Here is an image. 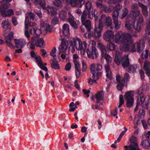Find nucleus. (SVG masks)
I'll return each instance as SVG.
<instances>
[{
    "label": "nucleus",
    "instance_id": "nucleus-1",
    "mask_svg": "<svg viewBox=\"0 0 150 150\" xmlns=\"http://www.w3.org/2000/svg\"><path fill=\"white\" fill-rule=\"evenodd\" d=\"M113 41L117 44H121L120 48L121 51H129L130 49L129 45L132 43V36L129 34L119 31L115 35Z\"/></svg>",
    "mask_w": 150,
    "mask_h": 150
},
{
    "label": "nucleus",
    "instance_id": "nucleus-2",
    "mask_svg": "<svg viewBox=\"0 0 150 150\" xmlns=\"http://www.w3.org/2000/svg\"><path fill=\"white\" fill-rule=\"evenodd\" d=\"M73 40L70 46L72 52L74 53L75 51V49L74 46L77 50L80 51L81 55H84L87 46L86 42L85 41L82 42L81 39L77 38L73 39Z\"/></svg>",
    "mask_w": 150,
    "mask_h": 150
},
{
    "label": "nucleus",
    "instance_id": "nucleus-3",
    "mask_svg": "<svg viewBox=\"0 0 150 150\" xmlns=\"http://www.w3.org/2000/svg\"><path fill=\"white\" fill-rule=\"evenodd\" d=\"M140 12L139 10L132 11H130L129 17H127L125 23V27L128 30H131L133 29L134 23L137 21L136 18L140 16Z\"/></svg>",
    "mask_w": 150,
    "mask_h": 150
},
{
    "label": "nucleus",
    "instance_id": "nucleus-4",
    "mask_svg": "<svg viewBox=\"0 0 150 150\" xmlns=\"http://www.w3.org/2000/svg\"><path fill=\"white\" fill-rule=\"evenodd\" d=\"M143 104L142 106L146 109L150 107V97L149 95L145 96L142 95L138 98L137 100V105L134 109L135 112L137 111L139 108L140 104Z\"/></svg>",
    "mask_w": 150,
    "mask_h": 150
},
{
    "label": "nucleus",
    "instance_id": "nucleus-5",
    "mask_svg": "<svg viewBox=\"0 0 150 150\" xmlns=\"http://www.w3.org/2000/svg\"><path fill=\"white\" fill-rule=\"evenodd\" d=\"M11 0H3V1L6 3L3 5L0 6V12L1 15L4 17H10L14 15V12L13 10L9 9L7 11L6 9L10 7V4L8 2L11 1Z\"/></svg>",
    "mask_w": 150,
    "mask_h": 150
},
{
    "label": "nucleus",
    "instance_id": "nucleus-6",
    "mask_svg": "<svg viewBox=\"0 0 150 150\" xmlns=\"http://www.w3.org/2000/svg\"><path fill=\"white\" fill-rule=\"evenodd\" d=\"M105 18L104 15H102L98 22V24H97L96 23V25L93 33V37L96 38H100L102 35V32L103 30L102 21Z\"/></svg>",
    "mask_w": 150,
    "mask_h": 150
},
{
    "label": "nucleus",
    "instance_id": "nucleus-7",
    "mask_svg": "<svg viewBox=\"0 0 150 150\" xmlns=\"http://www.w3.org/2000/svg\"><path fill=\"white\" fill-rule=\"evenodd\" d=\"M122 6L120 4L116 5L114 8L112 14V18L113 20L114 23L115 28L117 29H118L120 27L121 23L119 22L118 20V17L119 15V12L122 9Z\"/></svg>",
    "mask_w": 150,
    "mask_h": 150
},
{
    "label": "nucleus",
    "instance_id": "nucleus-8",
    "mask_svg": "<svg viewBox=\"0 0 150 150\" xmlns=\"http://www.w3.org/2000/svg\"><path fill=\"white\" fill-rule=\"evenodd\" d=\"M121 53L118 51L116 53V56L115 58V62L117 64L119 65L120 62H122V65L124 68H125L129 66V63L128 58V55L125 56L123 57L122 61L121 59Z\"/></svg>",
    "mask_w": 150,
    "mask_h": 150
},
{
    "label": "nucleus",
    "instance_id": "nucleus-9",
    "mask_svg": "<svg viewBox=\"0 0 150 150\" xmlns=\"http://www.w3.org/2000/svg\"><path fill=\"white\" fill-rule=\"evenodd\" d=\"M130 49L129 51L131 52H134L137 50V51L140 53L142 51L145 46V42L144 40H141L139 42L134 44L132 43L129 45Z\"/></svg>",
    "mask_w": 150,
    "mask_h": 150
},
{
    "label": "nucleus",
    "instance_id": "nucleus-10",
    "mask_svg": "<svg viewBox=\"0 0 150 150\" xmlns=\"http://www.w3.org/2000/svg\"><path fill=\"white\" fill-rule=\"evenodd\" d=\"M131 144L129 146H125L124 148L125 150H141L138 146L137 138L135 137L132 136L129 139Z\"/></svg>",
    "mask_w": 150,
    "mask_h": 150
},
{
    "label": "nucleus",
    "instance_id": "nucleus-11",
    "mask_svg": "<svg viewBox=\"0 0 150 150\" xmlns=\"http://www.w3.org/2000/svg\"><path fill=\"white\" fill-rule=\"evenodd\" d=\"M134 91H128L125 93L124 98L127 100V106L128 107L132 106L134 101Z\"/></svg>",
    "mask_w": 150,
    "mask_h": 150
},
{
    "label": "nucleus",
    "instance_id": "nucleus-12",
    "mask_svg": "<svg viewBox=\"0 0 150 150\" xmlns=\"http://www.w3.org/2000/svg\"><path fill=\"white\" fill-rule=\"evenodd\" d=\"M88 57L92 59H96L98 57V52L94 47H91V49L87 47L86 49Z\"/></svg>",
    "mask_w": 150,
    "mask_h": 150
},
{
    "label": "nucleus",
    "instance_id": "nucleus-13",
    "mask_svg": "<svg viewBox=\"0 0 150 150\" xmlns=\"http://www.w3.org/2000/svg\"><path fill=\"white\" fill-rule=\"evenodd\" d=\"M102 68V66L101 64L92 63L90 66L91 72L94 76L95 72L101 71Z\"/></svg>",
    "mask_w": 150,
    "mask_h": 150
},
{
    "label": "nucleus",
    "instance_id": "nucleus-14",
    "mask_svg": "<svg viewBox=\"0 0 150 150\" xmlns=\"http://www.w3.org/2000/svg\"><path fill=\"white\" fill-rule=\"evenodd\" d=\"M69 46V44L68 41L62 39L61 45L59 47V55L60 53L65 52L67 50Z\"/></svg>",
    "mask_w": 150,
    "mask_h": 150
},
{
    "label": "nucleus",
    "instance_id": "nucleus-15",
    "mask_svg": "<svg viewBox=\"0 0 150 150\" xmlns=\"http://www.w3.org/2000/svg\"><path fill=\"white\" fill-rule=\"evenodd\" d=\"M102 57L106 59L107 64H109L112 61V58L110 55L106 54V51L105 47L103 45L100 48Z\"/></svg>",
    "mask_w": 150,
    "mask_h": 150
},
{
    "label": "nucleus",
    "instance_id": "nucleus-16",
    "mask_svg": "<svg viewBox=\"0 0 150 150\" xmlns=\"http://www.w3.org/2000/svg\"><path fill=\"white\" fill-rule=\"evenodd\" d=\"M115 37V36L114 37L113 33L110 30H108L106 31L103 35L104 40L107 41H110L112 38L113 40Z\"/></svg>",
    "mask_w": 150,
    "mask_h": 150
},
{
    "label": "nucleus",
    "instance_id": "nucleus-17",
    "mask_svg": "<svg viewBox=\"0 0 150 150\" xmlns=\"http://www.w3.org/2000/svg\"><path fill=\"white\" fill-rule=\"evenodd\" d=\"M14 41L15 42L16 47L17 48L23 47L27 43L25 40L23 39L18 40L14 39Z\"/></svg>",
    "mask_w": 150,
    "mask_h": 150
},
{
    "label": "nucleus",
    "instance_id": "nucleus-18",
    "mask_svg": "<svg viewBox=\"0 0 150 150\" xmlns=\"http://www.w3.org/2000/svg\"><path fill=\"white\" fill-rule=\"evenodd\" d=\"M97 12L95 9H92L91 10L88 11V18L92 19L93 17H94L95 19L96 22H97L98 17L96 16Z\"/></svg>",
    "mask_w": 150,
    "mask_h": 150
},
{
    "label": "nucleus",
    "instance_id": "nucleus-19",
    "mask_svg": "<svg viewBox=\"0 0 150 150\" xmlns=\"http://www.w3.org/2000/svg\"><path fill=\"white\" fill-rule=\"evenodd\" d=\"M69 25L68 24L65 23L63 25L62 27L63 33L65 37H68L70 34Z\"/></svg>",
    "mask_w": 150,
    "mask_h": 150
},
{
    "label": "nucleus",
    "instance_id": "nucleus-20",
    "mask_svg": "<svg viewBox=\"0 0 150 150\" xmlns=\"http://www.w3.org/2000/svg\"><path fill=\"white\" fill-rule=\"evenodd\" d=\"M104 93L103 91H98L95 95L97 103H100L101 101H103L104 99Z\"/></svg>",
    "mask_w": 150,
    "mask_h": 150
},
{
    "label": "nucleus",
    "instance_id": "nucleus-21",
    "mask_svg": "<svg viewBox=\"0 0 150 150\" xmlns=\"http://www.w3.org/2000/svg\"><path fill=\"white\" fill-rule=\"evenodd\" d=\"M35 59L36 62L38 63V66L41 69L46 71H47L48 69L47 68L44 67L40 57L38 56L35 57Z\"/></svg>",
    "mask_w": 150,
    "mask_h": 150
},
{
    "label": "nucleus",
    "instance_id": "nucleus-22",
    "mask_svg": "<svg viewBox=\"0 0 150 150\" xmlns=\"http://www.w3.org/2000/svg\"><path fill=\"white\" fill-rule=\"evenodd\" d=\"M30 32L32 35H35L39 36L41 33V31L39 29L36 28H32L30 30Z\"/></svg>",
    "mask_w": 150,
    "mask_h": 150
},
{
    "label": "nucleus",
    "instance_id": "nucleus-23",
    "mask_svg": "<svg viewBox=\"0 0 150 150\" xmlns=\"http://www.w3.org/2000/svg\"><path fill=\"white\" fill-rule=\"evenodd\" d=\"M50 62L51 65L52 67L54 69H59V64L57 63L55 59H51Z\"/></svg>",
    "mask_w": 150,
    "mask_h": 150
},
{
    "label": "nucleus",
    "instance_id": "nucleus-24",
    "mask_svg": "<svg viewBox=\"0 0 150 150\" xmlns=\"http://www.w3.org/2000/svg\"><path fill=\"white\" fill-rule=\"evenodd\" d=\"M116 48V46L111 42L108 43L106 46L107 49L110 51L115 50Z\"/></svg>",
    "mask_w": 150,
    "mask_h": 150
},
{
    "label": "nucleus",
    "instance_id": "nucleus-25",
    "mask_svg": "<svg viewBox=\"0 0 150 150\" xmlns=\"http://www.w3.org/2000/svg\"><path fill=\"white\" fill-rule=\"evenodd\" d=\"M88 31H90L91 28V22L89 20H86L82 22Z\"/></svg>",
    "mask_w": 150,
    "mask_h": 150
},
{
    "label": "nucleus",
    "instance_id": "nucleus-26",
    "mask_svg": "<svg viewBox=\"0 0 150 150\" xmlns=\"http://www.w3.org/2000/svg\"><path fill=\"white\" fill-rule=\"evenodd\" d=\"M105 16V19L103 21V23H105V24L107 26H110L112 24V20L111 18L110 17H106V16L104 15Z\"/></svg>",
    "mask_w": 150,
    "mask_h": 150
},
{
    "label": "nucleus",
    "instance_id": "nucleus-27",
    "mask_svg": "<svg viewBox=\"0 0 150 150\" xmlns=\"http://www.w3.org/2000/svg\"><path fill=\"white\" fill-rule=\"evenodd\" d=\"M34 4L35 5H40L43 9H45V1L44 0H35Z\"/></svg>",
    "mask_w": 150,
    "mask_h": 150
},
{
    "label": "nucleus",
    "instance_id": "nucleus-28",
    "mask_svg": "<svg viewBox=\"0 0 150 150\" xmlns=\"http://www.w3.org/2000/svg\"><path fill=\"white\" fill-rule=\"evenodd\" d=\"M2 27L6 29L9 28L10 26V23L8 20L3 21L1 23Z\"/></svg>",
    "mask_w": 150,
    "mask_h": 150
},
{
    "label": "nucleus",
    "instance_id": "nucleus-29",
    "mask_svg": "<svg viewBox=\"0 0 150 150\" xmlns=\"http://www.w3.org/2000/svg\"><path fill=\"white\" fill-rule=\"evenodd\" d=\"M141 145L144 148L147 149L149 148L150 146L149 142L147 140H143Z\"/></svg>",
    "mask_w": 150,
    "mask_h": 150
},
{
    "label": "nucleus",
    "instance_id": "nucleus-30",
    "mask_svg": "<svg viewBox=\"0 0 150 150\" xmlns=\"http://www.w3.org/2000/svg\"><path fill=\"white\" fill-rule=\"evenodd\" d=\"M35 45L37 47H42L44 45L43 40L42 38L38 39L35 42Z\"/></svg>",
    "mask_w": 150,
    "mask_h": 150
},
{
    "label": "nucleus",
    "instance_id": "nucleus-31",
    "mask_svg": "<svg viewBox=\"0 0 150 150\" xmlns=\"http://www.w3.org/2000/svg\"><path fill=\"white\" fill-rule=\"evenodd\" d=\"M45 9H46L48 13L51 15H55L57 14L56 11L52 7H48L46 8H45Z\"/></svg>",
    "mask_w": 150,
    "mask_h": 150
},
{
    "label": "nucleus",
    "instance_id": "nucleus-32",
    "mask_svg": "<svg viewBox=\"0 0 150 150\" xmlns=\"http://www.w3.org/2000/svg\"><path fill=\"white\" fill-rule=\"evenodd\" d=\"M139 6L142 8L143 14L144 16H146L147 15V7L139 3Z\"/></svg>",
    "mask_w": 150,
    "mask_h": 150
},
{
    "label": "nucleus",
    "instance_id": "nucleus-33",
    "mask_svg": "<svg viewBox=\"0 0 150 150\" xmlns=\"http://www.w3.org/2000/svg\"><path fill=\"white\" fill-rule=\"evenodd\" d=\"M28 16H26L25 17V23H27V27L28 28V27L29 26L30 27H34L36 25V24L35 23L31 22H29L28 21Z\"/></svg>",
    "mask_w": 150,
    "mask_h": 150
},
{
    "label": "nucleus",
    "instance_id": "nucleus-34",
    "mask_svg": "<svg viewBox=\"0 0 150 150\" xmlns=\"http://www.w3.org/2000/svg\"><path fill=\"white\" fill-rule=\"evenodd\" d=\"M64 0H55L53 2L54 5L58 7L62 6V4L64 2Z\"/></svg>",
    "mask_w": 150,
    "mask_h": 150
},
{
    "label": "nucleus",
    "instance_id": "nucleus-35",
    "mask_svg": "<svg viewBox=\"0 0 150 150\" xmlns=\"http://www.w3.org/2000/svg\"><path fill=\"white\" fill-rule=\"evenodd\" d=\"M32 42L31 43L29 42L27 44V45H29L30 49H34L35 48V38L33 36L32 38Z\"/></svg>",
    "mask_w": 150,
    "mask_h": 150
},
{
    "label": "nucleus",
    "instance_id": "nucleus-36",
    "mask_svg": "<svg viewBox=\"0 0 150 150\" xmlns=\"http://www.w3.org/2000/svg\"><path fill=\"white\" fill-rule=\"evenodd\" d=\"M122 13L120 16V18L121 19L126 17L128 13V10L127 9L125 8L122 10Z\"/></svg>",
    "mask_w": 150,
    "mask_h": 150
},
{
    "label": "nucleus",
    "instance_id": "nucleus-37",
    "mask_svg": "<svg viewBox=\"0 0 150 150\" xmlns=\"http://www.w3.org/2000/svg\"><path fill=\"white\" fill-rule=\"evenodd\" d=\"M104 7H103V10H104L105 12L110 13L112 11V9L114 8L115 7L113 8L112 6H110L108 7H107L105 6H104ZM115 7V6L114 7Z\"/></svg>",
    "mask_w": 150,
    "mask_h": 150
},
{
    "label": "nucleus",
    "instance_id": "nucleus-38",
    "mask_svg": "<svg viewBox=\"0 0 150 150\" xmlns=\"http://www.w3.org/2000/svg\"><path fill=\"white\" fill-rule=\"evenodd\" d=\"M66 13L64 11H61L59 12V18L62 20H65L66 19Z\"/></svg>",
    "mask_w": 150,
    "mask_h": 150
},
{
    "label": "nucleus",
    "instance_id": "nucleus-39",
    "mask_svg": "<svg viewBox=\"0 0 150 150\" xmlns=\"http://www.w3.org/2000/svg\"><path fill=\"white\" fill-rule=\"evenodd\" d=\"M102 75V73L100 72H95L94 76L93 75V79L98 80L99 78Z\"/></svg>",
    "mask_w": 150,
    "mask_h": 150
},
{
    "label": "nucleus",
    "instance_id": "nucleus-40",
    "mask_svg": "<svg viewBox=\"0 0 150 150\" xmlns=\"http://www.w3.org/2000/svg\"><path fill=\"white\" fill-rule=\"evenodd\" d=\"M27 23H25V27L24 34L25 36L29 40L30 37V34L28 31V28L27 27Z\"/></svg>",
    "mask_w": 150,
    "mask_h": 150
},
{
    "label": "nucleus",
    "instance_id": "nucleus-41",
    "mask_svg": "<svg viewBox=\"0 0 150 150\" xmlns=\"http://www.w3.org/2000/svg\"><path fill=\"white\" fill-rule=\"evenodd\" d=\"M87 15H88L87 11H84L81 16V19L82 22L86 20Z\"/></svg>",
    "mask_w": 150,
    "mask_h": 150
},
{
    "label": "nucleus",
    "instance_id": "nucleus-42",
    "mask_svg": "<svg viewBox=\"0 0 150 150\" xmlns=\"http://www.w3.org/2000/svg\"><path fill=\"white\" fill-rule=\"evenodd\" d=\"M142 26V24L137 23V24L135 26H134V27L132 30L130 31H131L133 30L134 29H134L136 31H139L141 29Z\"/></svg>",
    "mask_w": 150,
    "mask_h": 150
},
{
    "label": "nucleus",
    "instance_id": "nucleus-43",
    "mask_svg": "<svg viewBox=\"0 0 150 150\" xmlns=\"http://www.w3.org/2000/svg\"><path fill=\"white\" fill-rule=\"evenodd\" d=\"M85 8L88 11L91 10L92 9H93L91 3L90 1H88L86 3Z\"/></svg>",
    "mask_w": 150,
    "mask_h": 150
},
{
    "label": "nucleus",
    "instance_id": "nucleus-44",
    "mask_svg": "<svg viewBox=\"0 0 150 150\" xmlns=\"http://www.w3.org/2000/svg\"><path fill=\"white\" fill-rule=\"evenodd\" d=\"M146 33L148 35H150V16L149 20L148 21V23L146 26Z\"/></svg>",
    "mask_w": 150,
    "mask_h": 150
},
{
    "label": "nucleus",
    "instance_id": "nucleus-45",
    "mask_svg": "<svg viewBox=\"0 0 150 150\" xmlns=\"http://www.w3.org/2000/svg\"><path fill=\"white\" fill-rule=\"evenodd\" d=\"M150 63L148 61H146L144 63V69L145 71L149 70L150 69Z\"/></svg>",
    "mask_w": 150,
    "mask_h": 150
},
{
    "label": "nucleus",
    "instance_id": "nucleus-46",
    "mask_svg": "<svg viewBox=\"0 0 150 150\" xmlns=\"http://www.w3.org/2000/svg\"><path fill=\"white\" fill-rule=\"evenodd\" d=\"M149 51L148 50H146L144 51L142 54V57L143 59L147 58L148 57Z\"/></svg>",
    "mask_w": 150,
    "mask_h": 150
},
{
    "label": "nucleus",
    "instance_id": "nucleus-47",
    "mask_svg": "<svg viewBox=\"0 0 150 150\" xmlns=\"http://www.w3.org/2000/svg\"><path fill=\"white\" fill-rule=\"evenodd\" d=\"M124 103V100L123 96L120 95V96L119 103L118 106L119 108Z\"/></svg>",
    "mask_w": 150,
    "mask_h": 150
},
{
    "label": "nucleus",
    "instance_id": "nucleus-48",
    "mask_svg": "<svg viewBox=\"0 0 150 150\" xmlns=\"http://www.w3.org/2000/svg\"><path fill=\"white\" fill-rule=\"evenodd\" d=\"M44 26L47 32H50L51 30L52 27L49 24H45Z\"/></svg>",
    "mask_w": 150,
    "mask_h": 150
},
{
    "label": "nucleus",
    "instance_id": "nucleus-49",
    "mask_svg": "<svg viewBox=\"0 0 150 150\" xmlns=\"http://www.w3.org/2000/svg\"><path fill=\"white\" fill-rule=\"evenodd\" d=\"M13 34L12 33H11L5 37V40L10 41L13 39Z\"/></svg>",
    "mask_w": 150,
    "mask_h": 150
},
{
    "label": "nucleus",
    "instance_id": "nucleus-50",
    "mask_svg": "<svg viewBox=\"0 0 150 150\" xmlns=\"http://www.w3.org/2000/svg\"><path fill=\"white\" fill-rule=\"evenodd\" d=\"M90 31L88 30L87 34H84L85 37L87 39H89L91 38L92 37H93V33H91Z\"/></svg>",
    "mask_w": 150,
    "mask_h": 150
},
{
    "label": "nucleus",
    "instance_id": "nucleus-51",
    "mask_svg": "<svg viewBox=\"0 0 150 150\" xmlns=\"http://www.w3.org/2000/svg\"><path fill=\"white\" fill-rule=\"evenodd\" d=\"M124 83V82H123L122 81L119 83V84L117 86V88L118 90L122 91V90Z\"/></svg>",
    "mask_w": 150,
    "mask_h": 150
},
{
    "label": "nucleus",
    "instance_id": "nucleus-52",
    "mask_svg": "<svg viewBox=\"0 0 150 150\" xmlns=\"http://www.w3.org/2000/svg\"><path fill=\"white\" fill-rule=\"evenodd\" d=\"M150 135V131H148L147 133H144V134L143 135L142 137L143 139H147L149 138V136Z\"/></svg>",
    "mask_w": 150,
    "mask_h": 150
},
{
    "label": "nucleus",
    "instance_id": "nucleus-53",
    "mask_svg": "<svg viewBox=\"0 0 150 150\" xmlns=\"http://www.w3.org/2000/svg\"><path fill=\"white\" fill-rule=\"evenodd\" d=\"M56 48L55 47L53 48L50 52L51 55L53 57H55L56 56Z\"/></svg>",
    "mask_w": 150,
    "mask_h": 150
},
{
    "label": "nucleus",
    "instance_id": "nucleus-54",
    "mask_svg": "<svg viewBox=\"0 0 150 150\" xmlns=\"http://www.w3.org/2000/svg\"><path fill=\"white\" fill-rule=\"evenodd\" d=\"M139 123V120L137 118L135 117L134 120V127L136 128L137 127Z\"/></svg>",
    "mask_w": 150,
    "mask_h": 150
},
{
    "label": "nucleus",
    "instance_id": "nucleus-55",
    "mask_svg": "<svg viewBox=\"0 0 150 150\" xmlns=\"http://www.w3.org/2000/svg\"><path fill=\"white\" fill-rule=\"evenodd\" d=\"M69 18L68 19V21L69 23L72 22V21H74V18L71 15V13L70 12L69 13Z\"/></svg>",
    "mask_w": 150,
    "mask_h": 150
},
{
    "label": "nucleus",
    "instance_id": "nucleus-56",
    "mask_svg": "<svg viewBox=\"0 0 150 150\" xmlns=\"http://www.w3.org/2000/svg\"><path fill=\"white\" fill-rule=\"evenodd\" d=\"M59 22V20L58 18L55 17L52 19V23L53 25H55L58 23Z\"/></svg>",
    "mask_w": 150,
    "mask_h": 150
},
{
    "label": "nucleus",
    "instance_id": "nucleus-57",
    "mask_svg": "<svg viewBox=\"0 0 150 150\" xmlns=\"http://www.w3.org/2000/svg\"><path fill=\"white\" fill-rule=\"evenodd\" d=\"M135 70V67L132 66H129L128 67V71L129 72H134Z\"/></svg>",
    "mask_w": 150,
    "mask_h": 150
},
{
    "label": "nucleus",
    "instance_id": "nucleus-58",
    "mask_svg": "<svg viewBox=\"0 0 150 150\" xmlns=\"http://www.w3.org/2000/svg\"><path fill=\"white\" fill-rule=\"evenodd\" d=\"M102 2H97L96 4L98 8H101L103 10V7H104V6L105 5H103L102 4Z\"/></svg>",
    "mask_w": 150,
    "mask_h": 150
},
{
    "label": "nucleus",
    "instance_id": "nucleus-59",
    "mask_svg": "<svg viewBox=\"0 0 150 150\" xmlns=\"http://www.w3.org/2000/svg\"><path fill=\"white\" fill-rule=\"evenodd\" d=\"M74 63L75 70H81L80 66L79 63L78 62Z\"/></svg>",
    "mask_w": 150,
    "mask_h": 150
},
{
    "label": "nucleus",
    "instance_id": "nucleus-60",
    "mask_svg": "<svg viewBox=\"0 0 150 150\" xmlns=\"http://www.w3.org/2000/svg\"><path fill=\"white\" fill-rule=\"evenodd\" d=\"M77 0H70V4L72 6L75 7L77 5Z\"/></svg>",
    "mask_w": 150,
    "mask_h": 150
},
{
    "label": "nucleus",
    "instance_id": "nucleus-61",
    "mask_svg": "<svg viewBox=\"0 0 150 150\" xmlns=\"http://www.w3.org/2000/svg\"><path fill=\"white\" fill-rule=\"evenodd\" d=\"M7 44V45L9 47L11 48H13L14 47V46L12 44L10 41L8 40H5Z\"/></svg>",
    "mask_w": 150,
    "mask_h": 150
},
{
    "label": "nucleus",
    "instance_id": "nucleus-62",
    "mask_svg": "<svg viewBox=\"0 0 150 150\" xmlns=\"http://www.w3.org/2000/svg\"><path fill=\"white\" fill-rule=\"evenodd\" d=\"M143 21L144 19L142 16V15L139 16L138 17V20L137 23L142 24Z\"/></svg>",
    "mask_w": 150,
    "mask_h": 150
},
{
    "label": "nucleus",
    "instance_id": "nucleus-63",
    "mask_svg": "<svg viewBox=\"0 0 150 150\" xmlns=\"http://www.w3.org/2000/svg\"><path fill=\"white\" fill-rule=\"evenodd\" d=\"M106 72V76L107 78H108L110 79H111L112 77V75L111 71H110V73L108 72Z\"/></svg>",
    "mask_w": 150,
    "mask_h": 150
},
{
    "label": "nucleus",
    "instance_id": "nucleus-64",
    "mask_svg": "<svg viewBox=\"0 0 150 150\" xmlns=\"http://www.w3.org/2000/svg\"><path fill=\"white\" fill-rule=\"evenodd\" d=\"M118 110V108H116L115 110H113L111 113V114L112 115H113L114 116H115L117 114V111Z\"/></svg>",
    "mask_w": 150,
    "mask_h": 150
}]
</instances>
